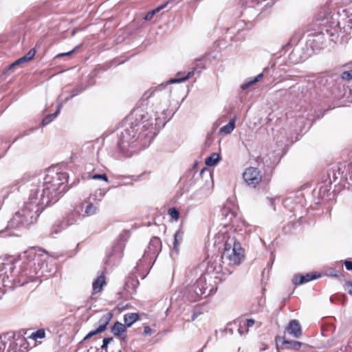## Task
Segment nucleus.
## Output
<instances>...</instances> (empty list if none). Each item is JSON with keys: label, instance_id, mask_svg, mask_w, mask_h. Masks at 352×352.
Masks as SVG:
<instances>
[{"label": "nucleus", "instance_id": "obj_11", "mask_svg": "<svg viewBox=\"0 0 352 352\" xmlns=\"http://www.w3.org/2000/svg\"><path fill=\"white\" fill-rule=\"evenodd\" d=\"M223 259L221 258V256L219 255L212 256L208 261V265L206 270V273L209 276H213V279H219L222 280L221 276H219L218 275L220 274H230V270L228 268V265H223Z\"/></svg>", "mask_w": 352, "mask_h": 352}, {"label": "nucleus", "instance_id": "obj_28", "mask_svg": "<svg viewBox=\"0 0 352 352\" xmlns=\"http://www.w3.org/2000/svg\"><path fill=\"white\" fill-rule=\"evenodd\" d=\"M221 160V155L217 153H213L205 160V164L208 166L217 165Z\"/></svg>", "mask_w": 352, "mask_h": 352}, {"label": "nucleus", "instance_id": "obj_31", "mask_svg": "<svg viewBox=\"0 0 352 352\" xmlns=\"http://www.w3.org/2000/svg\"><path fill=\"white\" fill-rule=\"evenodd\" d=\"M235 230L240 232L241 234H249L252 232V226L243 220L236 226Z\"/></svg>", "mask_w": 352, "mask_h": 352}, {"label": "nucleus", "instance_id": "obj_6", "mask_svg": "<svg viewBox=\"0 0 352 352\" xmlns=\"http://www.w3.org/2000/svg\"><path fill=\"white\" fill-rule=\"evenodd\" d=\"M224 241V250L221 255L223 265L228 267L239 265L244 258V250L234 236L228 233L219 234L218 238Z\"/></svg>", "mask_w": 352, "mask_h": 352}, {"label": "nucleus", "instance_id": "obj_14", "mask_svg": "<svg viewBox=\"0 0 352 352\" xmlns=\"http://www.w3.org/2000/svg\"><path fill=\"white\" fill-rule=\"evenodd\" d=\"M332 183L329 179H323L318 187L313 190V195L318 199L327 200L330 196V189Z\"/></svg>", "mask_w": 352, "mask_h": 352}, {"label": "nucleus", "instance_id": "obj_49", "mask_svg": "<svg viewBox=\"0 0 352 352\" xmlns=\"http://www.w3.org/2000/svg\"><path fill=\"white\" fill-rule=\"evenodd\" d=\"M143 334L144 336H151L152 334V329L150 327L148 326H146L144 327V332H143Z\"/></svg>", "mask_w": 352, "mask_h": 352}, {"label": "nucleus", "instance_id": "obj_58", "mask_svg": "<svg viewBox=\"0 0 352 352\" xmlns=\"http://www.w3.org/2000/svg\"><path fill=\"white\" fill-rule=\"evenodd\" d=\"M3 140H2V138H0V142H1Z\"/></svg>", "mask_w": 352, "mask_h": 352}, {"label": "nucleus", "instance_id": "obj_2", "mask_svg": "<svg viewBox=\"0 0 352 352\" xmlns=\"http://www.w3.org/2000/svg\"><path fill=\"white\" fill-rule=\"evenodd\" d=\"M21 258L23 261L22 264L16 272L13 260L0 263V298L5 292L2 287L10 289L24 285L34 281L36 278L45 275L43 267L45 263L42 255L38 254L35 249L25 251L21 255Z\"/></svg>", "mask_w": 352, "mask_h": 352}, {"label": "nucleus", "instance_id": "obj_25", "mask_svg": "<svg viewBox=\"0 0 352 352\" xmlns=\"http://www.w3.org/2000/svg\"><path fill=\"white\" fill-rule=\"evenodd\" d=\"M232 325H234L237 327L238 332L241 336H244L248 333V330L245 329V326L242 325V319L241 318L234 320L232 323L229 324L226 327V331L232 332V329L229 327V326Z\"/></svg>", "mask_w": 352, "mask_h": 352}, {"label": "nucleus", "instance_id": "obj_46", "mask_svg": "<svg viewBox=\"0 0 352 352\" xmlns=\"http://www.w3.org/2000/svg\"><path fill=\"white\" fill-rule=\"evenodd\" d=\"M113 340V338H105L103 339L102 344L101 346L102 349L107 348L108 344Z\"/></svg>", "mask_w": 352, "mask_h": 352}, {"label": "nucleus", "instance_id": "obj_47", "mask_svg": "<svg viewBox=\"0 0 352 352\" xmlns=\"http://www.w3.org/2000/svg\"><path fill=\"white\" fill-rule=\"evenodd\" d=\"M83 90H84V89H82V88H76V89H73L70 94L71 97H74V96H78V94L82 93L83 91Z\"/></svg>", "mask_w": 352, "mask_h": 352}, {"label": "nucleus", "instance_id": "obj_53", "mask_svg": "<svg viewBox=\"0 0 352 352\" xmlns=\"http://www.w3.org/2000/svg\"><path fill=\"white\" fill-rule=\"evenodd\" d=\"M160 109L162 110V113L164 114L165 111H166L168 109V104H167V102L165 104V106H164V108H160Z\"/></svg>", "mask_w": 352, "mask_h": 352}, {"label": "nucleus", "instance_id": "obj_17", "mask_svg": "<svg viewBox=\"0 0 352 352\" xmlns=\"http://www.w3.org/2000/svg\"><path fill=\"white\" fill-rule=\"evenodd\" d=\"M289 334L298 338L302 335V328L300 322L297 320H292L286 327Z\"/></svg>", "mask_w": 352, "mask_h": 352}, {"label": "nucleus", "instance_id": "obj_41", "mask_svg": "<svg viewBox=\"0 0 352 352\" xmlns=\"http://www.w3.org/2000/svg\"><path fill=\"white\" fill-rule=\"evenodd\" d=\"M341 78H342V79L346 80H352V69L349 70V71L344 72L341 74Z\"/></svg>", "mask_w": 352, "mask_h": 352}, {"label": "nucleus", "instance_id": "obj_10", "mask_svg": "<svg viewBox=\"0 0 352 352\" xmlns=\"http://www.w3.org/2000/svg\"><path fill=\"white\" fill-rule=\"evenodd\" d=\"M8 338L6 341V352H26L29 348V343L25 338L14 333H7L3 334Z\"/></svg>", "mask_w": 352, "mask_h": 352}, {"label": "nucleus", "instance_id": "obj_4", "mask_svg": "<svg viewBox=\"0 0 352 352\" xmlns=\"http://www.w3.org/2000/svg\"><path fill=\"white\" fill-rule=\"evenodd\" d=\"M339 25L340 22L336 16L331 14V12H327L324 16H320L316 23V25L318 26V30H314V32L307 35V47H309L312 50L322 49L326 41V36L331 41L337 36Z\"/></svg>", "mask_w": 352, "mask_h": 352}, {"label": "nucleus", "instance_id": "obj_30", "mask_svg": "<svg viewBox=\"0 0 352 352\" xmlns=\"http://www.w3.org/2000/svg\"><path fill=\"white\" fill-rule=\"evenodd\" d=\"M235 122L236 120L234 118L231 119L226 125L219 129V133L224 135L231 133L235 128Z\"/></svg>", "mask_w": 352, "mask_h": 352}, {"label": "nucleus", "instance_id": "obj_48", "mask_svg": "<svg viewBox=\"0 0 352 352\" xmlns=\"http://www.w3.org/2000/svg\"><path fill=\"white\" fill-rule=\"evenodd\" d=\"M102 333L101 331H98V328L94 330V331H90L89 333L87 334V336L84 338V340H87L90 338H91L92 336L98 334V333Z\"/></svg>", "mask_w": 352, "mask_h": 352}, {"label": "nucleus", "instance_id": "obj_29", "mask_svg": "<svg viewBox=\"0 0 352 352\" xmlns=\"http://www.w3.org/2000/svg\"><path fill=\"white\" fill-rule=\"evenodd\" d=\"M184 232L179 230L174 234L173 250L178 253L179 250V245L183 240Z\"/></svg>", "mask_w": 352, "mask_h": 352}, {"label": "nucleus", "instance_id": "obj_42", "mask_svg": "<svg viewBox=\"0 0 352 352\" xmlns=\"http://www.w3.org/2000/svg\"><path fill=\"white\" fill-rule=\"evenodd\" d=\"M36 50L34 49H31L24 56L26 60L28 62L31 60L34 56H35Z\"/></svg>", "mask_w": 352, "mask_h": 352}, {"label": "nucleus", "instance_id": "obj_9", "mask_svg": "<svg viewBox=\"0 0 352 352\" xmlns=\"http://www.w3.org/2000/svg\"><path fill=\"white\" fill-rule=\"evenodd\" d=\"M195 74V71H190L188 72L186 75H184L182 72H178L177 74V77L170 78L169 80L163 82L160 85H159L157 87H151L149 89H148L145 93L144 94V97L146 99H148L151 98L153 95H154L155 93L158 94L159 96H164L166 98H167V102H168V99L171 96V88L168 87L170 84L173 83H180L182 82H184L191 78Z\"/></svg>", "mask_w": 352, "mask_h": 352}, {"label": "nucleus", "instance_id": "obj_37", "mask_svg": "<svg viewBox=\"0 0 352 352\" xmlns=\"http://www.w3.org/2000/svg\"><path fill=\"white\" fill-rule=\"evenodd\" d=\"M202 313L199 311L192 310V314L190 317H188V315L186 313L184 314L183 320H184L186 322H192L197 319V318L201 315Z\"/></svg>", "mask_w": 352, "mask_h": 352}, {"label": "nucleus", "instance_id": "obj_20", "mask_svg": "<svg viewBox=\"0 0 352 352\" xmlns=\"http://www.w3.org/2000/svg\"><path fill=\"white\" fill-rule=\"evenodd\" d=\"M283 344L286 349L299 351L301 347H307L308 345L305 343L295 341V340H286L283 341Z\"/></svg>", "mask_w": 352, "mask_h": 352}, {"label": "nucleus", "instance_id": "obj_56", "mask_svg": "<svg viewBox=\"0 0 352 352\" xmlns=\"http://www.w3.org/2000/svg\"><path fill=\"white\" fill-rule=\"evenodd\" d=\"M316 204H320V200H318V201H316Z\"/></svg>", "mask_w": 352, "mask_h": 352}, {"label": "nucleus", "instance_id": "obj_34", "mask_svg": "<svg viewBox=\"0 0 352 352\" xmlns=\"http://www.w3.org/2000/svg\"><path fill=\"white\" fill-rule=\"evenodd\" d=\"M168 3H169V1H167V2H166L165 3L162 4V6H158V7H157V8H156L155 9H154V10H151V11H150V12H148L146 14V16H145V17H144V19H145L146 21L151 20V19H152V18L153 17V16H154L156 13H157V12H159L160 10H162V9L165 8L167 6V5L168 4Z\"/></svg>", "mask_w": 352, "mask_h": 352}, {"label": "nucleus", "instance_id": "obj_36", "mask_svg": "<svg viewBox=\"0 0 352 352\" xmlns=\"http://www.w3.org/2000/svg\"><path fill=\"white\" fill-rule=\"evenodd\" d=\"M45 337V331L43 329H40L35 332H33L30 336V338L36 340L37 339H42Z\"/></svg>", "mask_w": 352, "mask_h": 352}, {"label": "nucleus", "instance_id": "obj_7", "mask_svg": "<svg viewBox=\"0 0 352 352\" xmlns=\"http://www.w3.org/2000/svg\"><path fill=\"white\" fill-rule=\"evenodd\" d=\"M351 160L349 162H340L331 164L327 169L326 179L331 183L341 185L344 187L347 184L352 186V153Z\"/></svg>", "mask_w": 352, "mask_h": 352}, {"label": "nucleus", "instance_id": "obj_45", "mask_svg": "<svg viewBox=\"0 0 352 352\" xmlns=\"http://www.w3.org/2000/svg\"><path fill=\"white\" fill-rule=\"evenodd\" d=\"M344 287V290L352 296V283L350 281L346 282Z\"/></svg>", "mask_w": 352, "mask_h": 352}, {"label": "nucleus", "instance_id": "obj_39", "mask_svg": "<svg viewBox=\"0 0 352 352\" xmlns=\"http://www.w3.org/2000/svg\"><path fill=\"white\" fill-rule=\"evenodd\" d=\"M8 337L1 335L0 336V352H6V341L8 340Z\"/></svg>", "mask_w": 352, "mask_h": 352}, {"label": "nucleus", "instance_id": "obj_26", "mask_svg": "<svg viewBox=\"0 0 352 352\" xmlns=\"http://www.w3.org/2000/svg\"><path fill=\"white\" fill-rule=\"evenodd\" d=\"M242 319V325L245 326V329L249 331V329L256 325L257 327H260L261 326V322L256 321L252 318H247L245 316L241 317Z\"/></svg>", "mask_w": 352, "mask_h": 352}, {"label": "nucleus", "instance_id": "obj_38", "mask_svg": "<svg viewBox=\"0 0 352 352\" xmlns=\"http://www.w3.org/2000/svg\"><path fill=\"white\" fill-rule=\"evenodd\" d=\"M168 214L170 216V217L175 220L177 221L179 218V212L175 208H170L168 210Z\"/></svg>", "mask_w": 352, "mask_h": 352}, {"label": "nucleus", "instance_id": "obj_40", "mask_svg": "<svg viewBox=\"0 0 352 352\" xmlns=\"http://www.w3.org/2000/svg\"><path fill=\"white\" fill-rule=\"evenodd\" d=\"M26 62H28V61L26 60L25 58H24V56H22V57L19 58V59H17L16 60H15L12 64H10L8 67V70H10L16 65H19L23 64Z\"/></svg>", "mask_w": 352, "mask_h": 352}, {"label": "nucleus", "instance_id": "obj_27", "mask_svg": "<svg viewBox=\"0 0 352 352\" xmlns=\"http://www.w3.org/2000/svg\"><path fill=\"white\" fill-rule=\"evenodd\" d=\"M62 107H63V103L62 102L58 103V104L57 106L56 111L54 113H51V114L46 116L42 120V125L43 126H46L48 124H50L52 120H54L59 114Z\"/></svg>", "mask_w": 352, "mask_h": 352}, {"label": "nucleus", "instance_id": "obj_19", "mask_svg": "<svg viewBox=\"0 0 352 352\" xmlns=\"http://www.w3.org/2000/svg\"><path fill=\"white\" fill-rule=\"evenodd\" d=\"M82 204L83 206L86 204L84 214H82V217L92 216L97 213L98 210V206H97V204H95L92 201H89L87 199L85 200Z\"/></svg>", "mask_w": 352, "mask_h": 352}, {"label": "nucleus", "instance_id": "obj_24", "mask_svg": "<svg viewBox=\"0 0 352 352\" xmlns=\"http://www.w3.org/2000/svg\"><path fill=\"white\" fill-rule=\"evenodd\" d=\"M105 192L102 189H98L94 193L91 194L87 199L98 206L99 202L102 201Z\"/></svg>", "mask_w": 352, "mask_h": 352}, {"label": "nucleus", "instance_id": "obj_51", "mask_svg": "<svg viewBox=\"0 0 352 352\" xmlns=\"http://www.w3.org/2000/svg\"><path fill=\"white\" fill-rule=\"evenodd\" d=\"M344 265L347 270H352V261H346L344 262Z\"/></svg>", "mask_w": 352, "mask_h": 352}, {"label": "nucleus", "instance_id": "obj_15", "mask_svg": "<svg viewBox=\"0 0 352 352\" xmlns=\"http://www.w3.org/2000/svg\"><path fill=\"white\" fill-rule=\"evenodd\" d=\"M82 210L83 204H80L62 218L67 228L75 224L81 217H82L81 214Z\"/></svg>", "mask_w": 352, "mask_h": 352}, {"label": "nucleus", "instance_id": "obj_44", "mask_svg": "<svg viewBox=\"0 0 352 352\" xmlns=\"http://www.w3.org/2000/svg\"><path fill=\"white\" fill-rule=\"evenodd\" d=\"M93 179H102L105 182L108 181V178L106 174H95L91 176Z\"/></svg>", "mask_w": 352, "mask_h": 352}, {"label": "nucleus", "instance_id": "obj_54", "mask_svg": "<svg viewBox=\"0 0 352 352\" xmlns=\"http://www.w3.org/2000/svg\"><path fill=\"white\" fill-rule=\"evenodd\" d=\"M191 309H192V308H191L190 307H188V311H189V310H191Z\"/></svg>", "mask_w": 352, "mask_h": 352}, {"label": "nucleus", "instance_id": "obj_18", "mask_svg": "<svg viewBox=\"0 0 352 352\" xmlns=\"http://www.w3.org/2000/svg\"><path fill=\"white\" fill-rule=\"evenodd\" d=\"M221 214L230 221L235 216V205L232 201L228 200L221 208Z\"/></svg>", "mask_w": 352, "mask_h": 352}, {"label": "nucleus", "instance_id": "obj_32", "mask_svg": "<svg viewBox=\"0 0 352 352\" xmlns=\"http://www.w3.org/2000/svg\"><path fill=\"white\" fill-rule=\"evenodd\" d=\"M139 318V316L136 313L126 314L124 316V322L126 327H131Z\"/></svg>", "mask_w": 352, "mask_h": 352}, {"label": "nucleus", "instance_id": "obj_13", "mask_svg": "<svg viewBox=\"0 0 352 352\" xmlns=\"http://www.w3.org/2000/svg\"><path fill=\"white\" fill-rule=\"evenodd\" d=\"M162 249V241L159 237H153L148 245L147 250H145L143 258L145 261L151 260L160 253Z\"/></svg>", "mask_w": 352, "mask_h": 352}, {"label": "nucleus", "instance_id": "obj_8", "mask_svg": "<svg viewBox=\"0 0 352 352\" xmlns=\"http://www.w3.org/2000/svg\"><path fill=\"white\" fill-rule=\"evenodd\" d=\"M41 212V209H37L36 205L25 203L23 207L8 221V227L14 229L28 227L36 222Z\"/></svg>", "mask_w": 352, "mask_h": 352}, {"label": "nucleus", "instance_id": "obj_52", "mask_svg": "<svg viewBox=\"0 0 352 352\" xmlns=\"http://www.w3.org/2000/svg\"><path fill=\"white\" fill-rule=\"evenodd\" d=\"M348 22L351 25V28H352V13L348 16Z\"/></svg>", "mask_w": 352, "mask_h": 352}, {"label": "nucleus", "instance_id": "obj_1", "mask_svg": "<svg viewBox=\"0 0 352 352\" xmlns=\"http://www.w3.org/2000/svg\"><path fill=\"white\" fill-rule=\"evenodd\" d=\"M127 121L129 126L121 132L118 142L120 152L126 157L148 147L164 124L157 111L149 113L140 108L134 109Z\"/></svg>", "mask_w": 352, "mask_h": 352}, {"label": "nucleus", "instance_id": "obj_55", "mask_svg": "<svg viewBox=\"0 0 352 352\" xmlns=\"http://www.w3.org/2000/svg\"><path fill=\"white\" fill-rule=\"evenodd\" d=\"M330 300H331V302H333V298L332 297L330 298Z\"/></svg>", "mask_w": 352, "mask_h": 352}, {"label": "nucleus", "instance_id": "obj_33", "mask_svg": "<svg viewBox=\"0 0 352 352\" xmlns=\"http://www.w3.org/2000/svg\"><path fill=\"white\" fill-rule=\"evenodd\" d=\"M126 330V325L120 322H116L111 328V333L114 336H120Z\"/></svg>", "mask_w": 352, "mask_h": 352}, {"label": "nucleus", "instance_id": "obj_16", "mask_svg": "<svg viewBox=\"0 0 352 352\" xmlns=\"http://www.w3.org/2000/svg\"><path fill=\"white\" fill-rule=\"evenodd\" d=\"M318 277H320V274L317 275L316 273H307L305 275L297 274L293 277L292 283L295 285H299L306 283L312 280H315Z\"/></svg>", "mask_w": 352, "mask_h": 352}, {"label": "nucleus", "instance_id": "obj_43", "mask_svg": "<svg viewBox=\"0 0 352 352\" xmlns=\"http://www.w3.org/2000/svg\"><path fill=\"white\" fill-rule=\"evenodd\" d=\"M64 93H63L61 95L58 96V100L59 103L62 102L63 105L67 102L70 99H72L73 97H71V94L65 96L63 98Z\"/></svg>", "mask_w": 352, "mask_h": 352}, {"label": "nucleus", "instance_id": "obj_3", "mask_svg": "<svg viewBox=\"0 0 352 352\" xmlns=\"http://www.w3.org/2000/svg\"><path fill=\"white\" fill-rule=\"evenodd\" d=\"M68 175L64 172L49 170L43 182L31 185L28 201L30 205H36L43 211L46 207L55 204L67 190Z\"/></svg>", "mask_w": 352, "mask_h": 352}, {"label": "nucleus", "instance_id": "obj_21", "mask_svg": "<svg viewBox=\"0 0 352 352\" xmlns=\"http://www.w3.org/2000/svg\"><path fill=\"white\" fill-rule=\"evenodd\" d=\"M106 285L105 277L104 272H102L100 276H98L93 282L92 287H93V293L96 294L100 292L104 285Z\"/></svg>", "mask_w": 352, "mask_h": 352}, {"label": "nucleus", "instance_id": "obj_12", "mask_svg": "<svg viewBox=\"0 0 352 352\" xmlns=\"http://www.w3.org/2000/svg\"><path fill=\"white\" fill-rule=\"evenodd\" d=\"M245 183L251 187L255 188L261 181L262 175L261 171L254 167H250L245 169L243 175Z\"/></svg>", "mask_w": 352, "mask_h": 352}, {"label": "nucleus", "instance_id": "obj_23", "mask_svg": "<svg viewBox=\"0 0 352 352\" xmlns=\"http://www.w3.org/2000/svg\"><path fill=\"white\" fill-rule=\"evenodd\" d=\"M67 226L61 219L60 220L56 222L50 229V235L54 236L56 234H58L63 231L65 230Z\"/></svg>", "mask_w": 352, "mask_h": 352}, {"label": "nucleus", "instance_id": "obj_35", "mask_svg": "<svg viewBox=\"0 0 352 352\" xmlns=\"http://www.w3.org/2000/svg\"><path fill=\"white\" fill-rule=\"evenodd\" d=\"M263 74L261 73L258 75H257L256 77H254L253 79L249 80L247 82H245V83L242 84L241 86V88L243 90H245L246 89H248L251 85H252L255 84L256 82L260 81L263 78Z\"/></svg>", "mask_w": 352, "mask_h": 352}, {"label": "nucleus", "instance_id": "obj_22", "mask_svg": "<svg viewBox=\"0 0 352 352\" xmlns=\"http://www.w3.org/2000/svg\"><path fill=\"white\" fill-rule=\"evenodd\" d=\"M112 317L113 314L110 312H107L102 314L98 321L99 325L98 327V331L103 332L106 329L107 326L109 324Z\"/></svg>", "mask_w": 352, "mask_h": 352}, {"label": "nucleus", "instance_id": "obj_50", "mask_svg": "<svg viewBox=\"0 0 352 352\" xmlns=\"http://www.w3.org/2000/svg\"><path fill=\"white\" fill-rule=\"evenodd\" d=\"M78 47V46L76 47L74 50L68 52H66V53H60V54H58V55H56V58H59V57H61V56H67V55H70L72 54V53H74L76 50V49H77Z\"/></svg>", "mask_w": 352, "mask_h": 352}, {"label": "nucleus", "instance_id": "obj_57", "mask_svg": "<svg viewBox=\"0 0 352 352\" xmlns=\"http://www.w3.org/2000/svg\"><path fill=\"white\" fill-rule=\"evenodd\" d=\"M197 270H195V274H197Z\"/></svg>", "mask_w": 352, "mask_h": 352}, {"label": "nucleus", "instance_id": "obj_5", "mask_svg": "<svg viewBox=\"0 0 352 352\" xmlns=\"http://www.w3.org/2000/svg\"><path fill=\"white\" fill-rule=\"evenodd\" d=\"M213 276H209L206 272L192 285H188L184 290V298L191 302H196L202 298H206L217 291V282Z\"/></svg>", "mask_w": 352, "mask_h": 352}]
</instances>
